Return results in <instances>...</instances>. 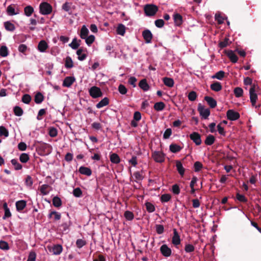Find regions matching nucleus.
Masks as SVG:
<instances>
[{
	"label": "nucleus",
	"instance_id": "obj_63",
	"mask_svg": "<svg viewBox=\"0 0 261 261\" xmlns=\"http://www.w3.org/2000/svg\"><path fill=\"white\" fill-rule=\"evenodd\" d=\"M36 258V253L34 251L30 252L27 261H35Z\"/></svg>",
	"mask_w": 261,
	"mask_h": 261
},
{
	"label": "nucleus",
	"instance_id": "obj_43",
	"mask_svg": "<svg viewBox=\"0 0 261 261\" xmlns=\"http://www.w3.org/2000/svg\"><path fill=\"white\" fill-rule=\"evenodd\" d=\"M14 114L17 116H21L22 115L23 111L22 109L19 106H15L13 109Z\"/></svg>",
	"mask_w": 261,
	"mask_h": 261
},
{
	"label": "nucleus",
	"instance_id": "obj_18",
	"mask_svg": "<svg viewBox=\"0 0 261 261\" xmlns=\"http://www.w3.org/2000/svg\"><path fill=\"white\" fill-rule=\"evenodd\" d=\"M87 51V49H84L83 47H81L76 51V54L78 55V59L80 61L85 60L87 57L86 54H82L83 52Z\"/></svg>",
	"mask_w": 261,
	"mask_h": 261
},
{
	"label": "nucleus",
	"instance_id": "obj_23",
	"mask_svg": "<svg viewBox=\"0 0 261 261\" xmlns=\"http://www.w3.org/2000/svg\"><path fill=\"white\" fill-rule=\"evenodd\" d=\"M44 99V97L41 92H38L35 95L34 101L37 104L41 103Z\"/></svg>",
	"mask_w": 261,
	"mask_h": 261
},
{
	"label": "nucleus",
	"instance_id": "obj_61",
	"mask_svg": "<svg viewBox=\"0 0 261 261\" xmlns=\"http://www.w3.org/2000/svg\"><path fill=\"white\" fill-rule=\"evenodd\" d=\"M195 250L194 246L192 244H187L185 246V250L187 253H190L193 252Z\"/></svg>",
	"mask_w": 261,
	"mask_h": 261
},
{
	"label": "nucleus",
	"instance_id": "obj_35",
	"mask_svg": "<svg viewBox=\"0 0 261 261\" xmlns=\"http://www.w3.org/2000/svg\"><path fill=\"white\" fill-rule=\"evenodd\" d=\"M65 62V66L66 68H71L73 67V63L70 57L67 56Z\"/></svg>",
	"mask_w": 261,
	"mask_h": 261
},
{
	"label": "nucleus",
	"instance_id": "obj_16",
	"mask_svg": "<svg viewBox=\"0 0 261 261\" xmlns=\"http://www.w3.org/2000/svg\"><path fill=\"white\" fill-rule=\"evenodd\" d=\"M173 17L175 25L180 26L183 21L182 16L179 13H174Z\"/></svg>",
	"mask_w": 261,
	"mask_h": 261
},
{
	"label": "nucleus",
	"instance_id": "obj_14",
	"mask_svg": "<svg viewBox=\"0 0 261 261\" xmlns=\"http://www.w3.org/2000/svg\"><path fill=\"white\" fill-rule=\"evenodd\" d=\"M75 81V79L73 76H67L63 81V86L65 87H70Z\"/></svg>",
	"mask_w": 261,
	"mask_h": 261
},
{
	"label": "nucleus",
	"instance_id": "obj_24",
	"mask_svg": "<svg viewBox=\"0 0 261 261\" xmlns=\"http://www.w3.org/2000/svg\"><path fill=\"white\" fill-rule=\"evenodd\" d=\"M63 250V248L61 245L57 244L53 246L52 251L53 254L55 255H59L61 253Z\"/></svg>",
	"mask_w": 261,
	"mask_h": 261
},
{
	"label": "nucleus",
	"instance_id": "obj_26",
	"mask_svg": "<svg viewBox=\"0 0 261 261\" xmlns=\"http://www.w3.org/2000/svg\"><path fill=\"white\" fill-rule=\"evenodd\" d=\"M89 33L88 29L86 25H84L81 29L80 36L82 39H85L88 36Z\"/></svg>",
	"mask_w": 261,
	"mask_h": 261
},
{
	"label": "nucleus",
	"instance_id": "obj_8",
	"mask_svg": "<svg viewBox=\"0 0 261 261\" xmlns=\"http://www.w3.org/2000/svg\"><path fill=\"white\" fill-rule=\"evenodd\" d=\"M226 116L228 120L231 121H235L239 119L240 117V114L233 110H228L226 112Z\"/></svg>",
	"mask_w": 261,
	"mask_h": 261
},
{
	"label": "nucleus",
	"instance_id": "obj_55",
	"mask_svg": "<svg viewBox=\"0 0 261 261\" xmlns=\"http://www.w3.org/2000/svg\"><path fill=\"white\" fill-rule=\"evenodd\" d=\"M48 134L51 137H56L58 135L57 129L54 127H50L49 128Z\"/></svg>",
	"mask_w": 261,
	"mask_h": 261
},
{
	"label": "nucleus",
	"instance_id": "obj_51",
	"mask_svg": "<svg viewBox=\"0 0 261 261\" xmlns=\"http://www.w3.org/2000/svg\"><path fill=\"white\" fill-rule=\"evenodd\" d=\"M188 97L189 100L193 101L196 99L197 95L196 92L192 91L189 93Z\"/></svg>",
	"mask_w": 261,
	"mask_h": 261
},
{
	"label": "nucleus",
	"instance_id": "obj_48",
	"mask_svg": "<svg viewBox=\"0 0 261 261\" xmlns=\"http://www.w3.org/2000/svg\"><path fill=\"white\" fill-rule=\"evenodd\" d=\"M229 39L228 38H225V39H224V40L222 41H220L219 43V47L221 48H223L225 47H226L228 44V41H229Z\"/></svg>",
	"mask_w": 261,
	"mask_h": 261
},
{
	"label": "nucleus",
	"instance_id": "obj_32",
	"mask_svg": "<svg viewBox=\"0 0 261 261\" xmlns=\"http://www.w3.org/2000/svg\"><path fill=\"white\" fill-rule=\"evenodd\" d=\"M117 33L121 36H124L125 33V27L123 24H119L117 28Z\"/></svg>",
	"mask_w": 261,
	"mask_h": 261
},
{
	"label": "nucleus",
	"instance_id": "obj_53",
	"mask_svg": "<svg viewBox=\"0 0 261 261\" xmlns=\"http://www.w3.org/2000/svg\"><path fill=\"white\" fill-rule=\"evenodd\" d=\"M32 99L31 96L28 94H25L22 97V101L26 104H29Z\"/></svg>",
	"mask_w": 261,
	"mask_h": 261
},
{
	"label": "nucleus",
	"instance_id": "obj_5",
	"mask_svg": "<svg viewBox=\"0 0 261 261\" xmlns=\"http://www.w3.org/2000/svg\"><path fill=\"white\" fill-rule=\"evenodd\" d=\"M90 95L93 98L102 97L103 94L100 89L96 86H93L89 90Z\"/></svg>",
	"mask_w": 261,
	"mask_h": 261
},
{
	"label": "nucleus",
	"instance_id": "obj_13",
	"mask_svg": "<svg viewBox=\"0 0 261 261\" xmlns=\"http://www.w3.org/2000/svg\"><path fill=\"white\" fill-rule=\"evenodd\" d=\"M172 243L175 246L180 244V236L176 229H173V236L172 238Z\"/></svg>",
	"mask_w": 261,
	"mask_h": 261
},
{
	"label": "nucleus",
	"instance_id": "obj_4",
	"mask_svg": "<svg viewBox=\"0 0 261 261\" xmlns=\"http://www.w3.org/2000/svg\"><path fill=\"white\" fill-rule=\"evenodd\" d=\"M249 95H250V101L252 103V105L253 107H255L256 108L259 107L260 105L258 106H255V103L256 100L258 98L257 95L255 93V85H252L249 89Z\"/></svg>",
	"mask_w": 261,
	"mask_h": 261
},
{
	"label": "nucleus",
	"instance_id": "obj_34",
	"mask_svg": "<svg viewBox=\"0 0 261 261\" xmlns=\"http://www.w3.org/2000/svg\"><path fill=\"white\" fill-rule=\"evenodd\" d=\"M53 216H54V219L55 221L59 220L61 218V214L56 211H51L48 215V218H51Z\"/></svg>",
	"mask_w": 261,
	"mask_h": 261
},
{
	"label": "nucleus",
	"instance_id": "obj_1",
	"mask_svg": "<svg viewBox=\"0 0 261 261\" xmlns=\"http://www.w3.org/2000/svg\"><path fill=\"white\" fill-rule=\"evenodd\" d=\"M36 150L41 155H48L51 153L52 147L49 144L41 141L38 142L36 144Z\"/></svg>",
	"mask_w": 261,
	"mask_h": 261
},
{
	"label": "nucleus",
	"instance_id": "obj_12",
	"mask_svg": "<svg viewBox=\"0 0 261 261\" xmlns=\"http://www.w3.org/2000/svg\"><path fill=\"white\" fill-rule=\"evenodd\" d=\"M225 54L227 55L231 62L236 63L238 62V58L232 50H225Z\"/></svg>",
	"mask_w": 261,
	"mask_h": 261
},
{
	"label": "nucleus",
	"instance_id": "obj_44",
	"mask_svg": "<svg viewBox=\"0 0 261 261\" xmlns=\"http://www.w3.org/2000/svg\"><path fill=\"white\" fill-rule=\"evenodd\" d=\"M146 206V210L149 213H152L155 211L154 206L149 202H146L145 203Z\"/></svg>",
	"mask_w": 261,
	"mask_h": 261
},
{
	"label": "nucleus",
	"instance_id": "obj_33",
	"mask_svg": "<svg viewBox=\"0 0 261 261\" xmlns=\"http://www.w3.org/2000/svg\"><path fill=\"white\" fill-rule=\"evenodd\" d=\"M169 148L170 150L173 153L178 152L181 149V147L176 144H171L169 146Z\"/></svg>",
	"mask_w": 261,
	"mask_h": 261
},
{
	"label": "nucleus",
	"instance_id": "obj_28",
	"mask_svg": "<svg viewBox=\"0 0 261 261\" xmlns=\"http://www.w3.org/2000/svg\"><path fill=\"white\" fill-rule=\"evenodd\" d=\"M215 140H216L215 137L213 135H209L206 137V138L204 141V143L206 145L210 146L214 143Z\"/></svg>",
	"mask_w": 261,
	"mask_h": 261
},
{
	"label": "nucleus",
	"instance_id": "obj_59",
	"mask_svg": "<svg viewBox=\"0 0 261 261\" xmlns=\"http://www.w3.org/2000/svg\"><path fill=\"white\" fill-rule=\"evenodd\" d=\"M73 194L76 197H81L82 196V191L80 188H76L73 190Z\"/></svg>",
	"mask_w": 261,
	"mask_h": 261
},
{
	"label": "nucleus",
	"instance_id": "obj_37",
	"mask_svg": "<svg viewBox=\"0 0 261 261\" xmlns=\"http://www.w3.org/2000/svg\"><path fill=\"white\" fill-rule=\"evenodd\" d=\"M110 161L113 163L118 164L120 162V160L118 155L116 153H113L110 155Z\"/></svg>",
	"mask_w": 261,
	"mask_h": 261
},
{
	"label": "nucleus",
	"instance_id": "obj_57",
	"mask_svg": "<svg viewBox=\"0 0 261 261\" xmlns=\"http://www.w3.org/2000/svg\"><path fill=\"white\" fill-rule=\"evenodd\" d=\"M236 198L239 201L244 202V203L247 202L248 201L247 199L246 198V197L244 195L240 194L239 193L237 194Z\"/></svg>",
	"mask_w": 261,
	"mask_h": 261
},
{
	"label": "nucleus",
	"instance_id": "obj_46",
	"mask_svg": "<svg viewBox=\"0 0 261 261\" xmlns=\"http://www.w3.org/2000/svg\"><path fill=\"white\" fill-rule=\"evenodd\" d=\"M12 164L14 166V168L16 170H20L22 169V165L19 163L16 159H12L11 161Z\"/></svg>",
	"mask_w": 261,
	"mask_h": 261
},
{
	"label": "nucleus",
	"instance_id": "obj_42",
	"mask_svg": "<svg viewBox=\"0 0 261 261\" xmlns=\"http://www.w3.org/2000/svg\"><path fill=\"white\" fill-rule=\"evenodd\" d=\"M95 36L93 35H91L89 36L86 37V38L84 39H85V42L86 44L88 46H90L95 41Z\"/></svg>",
	"mask_w": 261,
	"mask_h": 261
},
{
	"label": "nucleus",
	"instance_id": "obj_38",
	"mask_svg": "<svg viewBox=\"0 0 261 261\" xmlns=\"http://www.w3.org/2000/svg\"><path fill=\"white\" fill-rule=\"evenodd\" d=\"M24 12L27 16H30L34 12V8L31 6H27L24 9Z\"/></svg>",
	"mask_w": 261,
	"mask_h": 261
},
{
	"label": "nucleus",
	"instance_id": "obj_58",
	"mask_svg": "<svg viewBox=\"0 0 261 261\" xmlns=\"http://www.w3.org/2000/svg\"><path fill=\"white\" fill-rule=\"evenodd\" d=\"M118 90L119 93L122 95L125 94L127 92V88L122 84L119 85Z\"/></svg>",
	"mask_w": 261,
	"mask_h": 261
},
{
	"label": "nucleus",
	"instance_id": "obj_40",
	"mask_svg": "<svg viewBox=\"0 0 261 261\" xmlns=\"http://www.w3.org/2000/svg\"><path fill=\"white\" fill-rule=\"evenodd\" d=\"M7 14L9 15H10V16L16 15V14L19 13L18 12H16L15 11V9H14V7L12 5H9L7 7Z\"/></svg>",
	"mask_w": 261,
	"mask_h": 261
},
{
	"label": "nucleus",
	"instance_id": "obj_19",
	"mask_svg": "<svg viewBox=\"0 0 261 261\" xmlns=\"http://www.w3.org/2000/svg\"><path fill=\"white\" fill-rule=\"evenodd\" d=\"M79 171L81 174L87 176H90L92 174V171L90 168L84 166L80 167Z\"/></svg>",
	"mask_w": 261,
	"mask_h": 261
},
{
	"label": "nucleus",
	"instance_id": "obj_21",
	"mask_svg": "<svg viewBox=\"0 0 261 261\" xmlns=\"http://www.w3.org/2000/svg\"><path fill=\"white\" fill-rule=\"evenodd\" d=\"M211 89L215 92H219L222 89V86L220 82H214L210 86Z\"/></svg>",
	"mask_w": 261,
	"mask_h": 261
},
{
	"label": "nucleus",
	"instance_id": "obj_27",
	"mask_svg": "<svg viewBox=\"0 0 261 261\" xmlns=\"http://www.w3.org/2000/svg\"><path fill=\"white\" fill-rule=\"evenodd\" d=\"M5 29L8 31L13 32L15 30V27L14 24L9 21H7L4 23Z\"/></svg>",
	"mask_w": 261,
	"mask_h": 261
},
{
	"label": "nucleus",
	"instance_id": "obj_49",
	"mask_svg": "<svg viewBox=\"0 0 261 261\" xmlns=\"http://www.w3.org/2000/svg\"><path fill=\"white\" fill-rule=\"evenodd\" d=\"M5 136V137H7L9 136V132L7 129L5 127L3 126H0V137Z\"/></svg>",
	"mask_w": 261,
	"mask_h": 261
},
{
	"label": "nucleus",
	"instance_id": "obj_10",
	"mask_svg": "<svg viewBox=\"0 0 261 261\" xmlns=\"http://www.w3.org/2000/svg\"><path fill=\"white\" fill-rule=\"evenodd\" d=\"M190 138L195 143L196 145L201 144V136L197 132H193L190 135Z\"/></svg>",
	"mask_w": 261,
	"mask_h": 261
},
{
	"label": "nucleus",
	"instance_id": "obj_7",
	"mask_svg": "<svg viewBox=\"0 0 261 261\" xmlns=\"http://www.w3.org/2000/svg\"><path fill=\"white\" fill-rule=\"evenodd\" d=\"M197 110L200 116L205 119H207L210 115V110L208 109H205L201 103L198 104Z\"/></svg>",
	"mask_w": 261,
	"mask_h": 261
},
{
	"label": "nucleus",
	"instance_id": "obj_62",
	"mask_svg": "<svg viewBox=\"0 0 261 261\" xmlns=\"http://www.w3.org/2000/svg\"><path fill=\"white\" fill-rule=\"evenodd\" d=\"M194 167L195 171L198 172L202 168L203 165L200 162L197 161L194 163Z\"/></svg>",
	"mask_w": 261,
	"mask_h": 261
},
{
	"label": "nucleus",
	"instance_id": "obj_20",
	"mask_svg": "<svg viewBox=\"0 0 261 261\" xmlns=\"http://www.w3.org/2000/svg\"><path fill=\"white\" fill-rule=\"evenodd\" d=\"M48 47V45L45 40H41L38 45V49L40 52H44Z\"/></svg>",
	"mask_w": 261,
	"mask_h": 261
},
{
	"label": "nucleus",
	"instance_id": "obj_22",
	"mask_svg": "<svg viewBox=\"0 0 261 261\" xmlns=\"http://www.w3.org/2000/svg\"><path fill=\"white\" fill-rule=\"evenodd\" d=\"M139 86L144 91L148 90L150 88L145 79H142L140 81Z\"/></svg>",
	"mask_w": 261,
	"mask_h": 261
},
{
	"label": "nucleus",
	"instance_id": "obj_36",
	"mask_svg": "<svg viewBox=\"0 0 261 261\" xmlns=\"http://www.w3.org/2000/svg\"><path fill=\"white\" fill-rule=\"evenodd\" d=\"M154 109L158 111H162L165 107V105L163 102H158L154 105Z\"/></svg>",
	"mask_w": 261,
	"mask_h": 261
},
{
	"label": "nucleus",
	"instance_id": "obj_50",
	"mask_svg": "<svg viewBox=\"0 0 261 261\" xmlns=\"http://www.w3.org/2000/svg\"><path fill=\"white\" fill-rule=\"evenodd\" d=\"M224 75L225 72L221 70L217 72L214 76H213V78L221 80L224 77Z\"/></svg>",
	"mask_w": 261,
	"mask_h": 261
},
{
	"label": "nucleus",
	"instance_id": "obj_45",
	"mask_svg": "<svg viewBox=\"0 0 261 261\" xmlns=\"http://www.w3.org/2000/svg\"><path fill=\"white\" fill-rule=\"evenodd\" d=\"M8 55V49L7 46H2L0 48V56L3 57H7Z\"/></svg>",
	"mask_w": 261,
	"mask_h": 261
},
{
	"label": "nucleus",
	"instance_id": "obj_25",
	"mask_svg": "<svg viewBox=\"0 0 261 261\" xmlns=\"http://www.w3.org/2000/svg\"><path fill=\"white\" fill-rule=\"evenodd\" d=\"M109 103V99L108 97H105L96 104V107L97 109H100L103 107L108 105Z\"/></svg>",
	"mask_w": 261,
	"mask_h": 261
},
{
	"label": "nucleus",
	"instance_id": "obj_39",
	"mask_svg": "<svg viewBox=\"0 0 261 261\" xmlns=\"http://www.w3.org/2000/svg\"><path fill=\"white\" fill-rule=\"evenodd\" d=\"M53 204L57 207L61 206L62 205L61 199L58 196L54 197L53 199Z\"/></svg>",
	"mask_w": 261,
	"mask_h": 261
},
{
	"label": "nucleus",
	"instance_id": "obj_30",
	"mask_svg": "<svg viewBox=\"0 0 261 261\" xmlns=\"http://www.w3.org/2000/svg\"><path fill=\"white\" fill-rule=\"evenodd\" d=\"M164 84L167 87H172L174 85V81L172 79L165 77L163 79Z\"/></svg>",
	"mask_w": 261,
	"mask_h": 261
},
{
	"label": "nucleus",
	"instance_id": "obj_15",
	"mask_svg": "<svg viewBox=\"0 0 261 261\" xmlns=\"http://www.w3.org/2000/svg\"><path fill=\"white\" fill-rule=\"evenodd\" d=\"M204 100L207 102L211 108L213 109L217 106V101L213 97L206 96L204 97Z\"/></svg>",
	"mask_w": 261,
	"mask_h": 261
},
{
	"label": "nucleus",
	"instance_id": "obj_29",
	"mask_svg": "<svg viewBox=\"0 0 261 261\" xmlns=\"http://www.w3.org/2000/svg\"><path fill=\"white\" fill-rule=\"evenodd\" d=\"M176 167L179 174L182 176L185 173V169L181 163L179 161H176Z\"/></svg>",
	"mask_w": 261,
	"mask_h": 261
},
{
	"label": "nucleus",
	"instance_id": "obj_2",
	"mask_svg": "<svg viewBox=\"0 0 261 261\" xmlns=\"http://www.w3.org/2000/svg\"><path fill=\"white\" fill-rule=\"evenodd\" d=\"M144 10L146 16H154L158 11V7L153 4H147L144 6Z\"/></svg>",
	"mask_w": 261,
	"mask_h": 261
},
{
	"label": "nucleus",
	"instance_id": "obj_47",
	"mask_svg": "<svg viewBox=\"0 0 261 261\" xmlns=\"http://www.w3.org/2000/svg\"><path fill=\"white\" fill-rule=\"evenodd\" d=\"M234 94L237 97H240L243 95V90L240 87H236L234 89Z\"/></svg>",
	"mask_w": 261,
	"mask_h": 261
},
{
	"label": "nucleus",
	"instance_id": "obj_31",
	"mask_svg": "<svg viewBox=\"0 0 261 261\" xmlns=\"http://www.w3.org/2000/svg\"><path fill=\"white\" fill-rule=\"evenodd\" d=\"M81 40H77L76 38H74L71 43L69 44V46L71 47L73 49H76L79 48L80 45V42Z\"/></svg>",
	"mask_w": 261,
	"mask_h": 261
},
{
	"label": "nucleus",
	"instance_id": "obj_9",
	"mask_svg": "<svg viewBox=\"0 0 261 261\" xmlns=\"http://www.w3.org/2000/svg\"><path fill=\"white\" fill-rule=\"evenodd\" d=\"M160 250L163 256L166 257H169L172 253L171 249L166 244L162 245Z\"/></svg>",
	"mask_w": 261,
	"mask_h": 261
},
{
	"label": "nucleus",
	"instance_id": "obj_41",
	"mask_svg": "<svg viewBox=\"0 0 261 261\" xmlns=\"http://www.w3.org/2000/svg\"><path fill=\"white\" fill-rule=\"evenodd\" d=\"M29 155L25 153H22L19 156L20 161L22 163H25L29 160Z\"/></svg>",
	"mask_w": 261,
	"mask_h": 261
},
{
	"label": "nucleus",
	"instance_id": "obj_11",
	"mask_svg": "<svg viewBox=\"0 0 261 261\" xmlns=\"http://www.w3.org/2000/svg\"><path fill=\"white\" fill-rule=\"evenodd\" d=\"M142 36L146 43H151L153 35L150 30L146 29L143 31L142 32Z\"/></svg>",
	"mask_w": 261,
	"mask_h": 261
},
{
	"label": "nucleus",
	"instance_id": "obj_54",
	"mask_svg": "<svg viewBox=\"0 0 261 261\" xmlns=\"http://www.w3.org/2000/svg\"><path fill=\"white\" fill-rule=\"evenodd\" d=\"M171 198V196L169 194H164L161 196V201L162 202H166L169 201Z\"/></svg>",
	"mask_w": 261,
	"mask_h": 261
},
{
	"label": "nucleus",
	"instance_id": "obj_52",
	"mask_svg": "<svg viewBox=\"0 0 261 261\" xmlns=\"http://www.w3.org/2000/svg\"><path fill=\"white\" fill-rule=\"evenodd\" d=\"M124 216L126 219L129 221L132 220L134 218V214L129 211H126L125 212Z\"/></svg>",
	"mask_w": 261,
	"mask_h": 261
},
{
	"label": "nucleus",
	"instance_id": "obj_3",
	"mask_svg": "<svg viewBox=\"0 0 261 261\" xmlns=\"http://www.w3.org/2000/svg\"><path fill=\"white\" fill-rule=\"evenodd\" d=\"M40 13L42 15H48L53 10L52 6L47 2L41 3L39 5Z\"/></svg>",
	"mask_w": 261,
	"mask_h": 261
},
{
	"label": "nucleus",
	"instance_id": "obj_17",
	"mask_svg": "<svg viewBox=\"0 0 261 261\" xmlns=\"http://www.w3.org/2000/svg\"><path fill=\"white\" fill-rule=\"evenodd\" d=\"M16 208L17 211L21 212L26 206L27 202L24 200H21L16 202Z\"/></svg>",
	"mask_w": 261,
	"mask_h": 261
},
{
	"label": "nucleus",
	"instance_id": "obj_64",
	"mask_svg": "<svg viewBox=\"0 0 261 261\" xmlns=\"http://www.w3.org/2000/svg\"><path fill=\"white\" fill-rule=\"evenodd\" d=\"M154 24L156 27L161 28L164 25L165 22L163 19H159L154 21Z\"/></svg>",
	"mask_w": 261,
	"mask_h": 261
},
{
	"label": "nucleus",
	"instance_id": "obj_6",
	"mask_svg": "<svg viewBox=\"0 0 261 261\" xmlns=\"http://www.w3.org/2000/svg\"><path fill=\"white\" fill-rule=\"evenodd\" d=\"M151 156L156 162L163 163L165 161V154L161 151H154L152 152Z\"/></svg>",
	"mask_w": 261,
	"mask_h": 261
},
{
	"label": "nucleus",
	"instance_id": "obj_60",
	"mask_svg": "<svg viewBox=\"0 0 261 261\" xmlns=\"http://www.w3.org/2000/svg\"><path fill=\"white\" fill-rule=\"evenodd\" d=\"M155 230L158 234H161L164 231V226L161 224H156L155 225Z\"/></svg>",
	"mask_w": 261,
	"mask_h": 261
},
{
	"label": "nucleus",
	"instance_id": "obj_56",
	"mask_svg": "<svg viewBox=\"0 0 261 261\" xmlns=\"http://www.w3.org/2000/svg\"><path fill=\"white\" fill-rule=\"evenodd\" d=\"M0 249L4 250H8L9 249L8 243L4 241H0Z\"/></svg>",
	"mask_w": 261,
	"mask_h": 261
}]
</instances>
